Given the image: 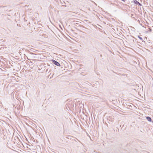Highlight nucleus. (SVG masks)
Segmentation results:
<instances>
[{"instance_id":"obj_1","label":"nucleus","mask_w":153,"mask_h":153,"mask_svg":"<svg viewBox=\"0 0 153 153\" xmlns=\"http://www.w3.org/2000/svg\"><path fill=\"white\" fill-rule=\"evenodd\" d=\"M52 61L53 63L55 65H56L57 66L60 65V64L57 61H56L54 60H52Z\"/></svg>"},{"instance_id":"obj_2","label":"nucleus","mask_w":153,"mask_h":153,"mask_svg":"<svg viewBox=\"0 0 153 153\" xmlns=\"http://www.w3.org/2000/svg\"><path fill=\"white\" fill-rule=\"evenodd\" d=\"M134 3L136 5L138 4L139 6H141L142 4L136 0H133Z\"/></svg>"},{"instance_id":"obj_3","label":"nucleus","mask_w":153,"mask_h":153,"mask_svg":"<svg viewBox=\"0 0 153 153\" xmlns=\"http://www.w3.org/2000/svg\"><path fill=\"white\" fill-rule=\"evenodd\" d=\"M146 119L149 122H151L152 121V119L151 118L149 117H146Z\"/></svg>"},{"instance_id":"obj_4","label":"nucleus","mask_w":153,"mask_h":153,"mask_svg":"<svg viewBox=\"0 0 153 153\" xmlns=\"http://www.w3.org/2000/svg\"><path fill=\"white\" fill-rule=\"evenodd\" d=\"M138 38H139L140 39V40H141L142 41H143V38L142 37H141L140 36H138Z\"/></svg>"}]
</instances>
